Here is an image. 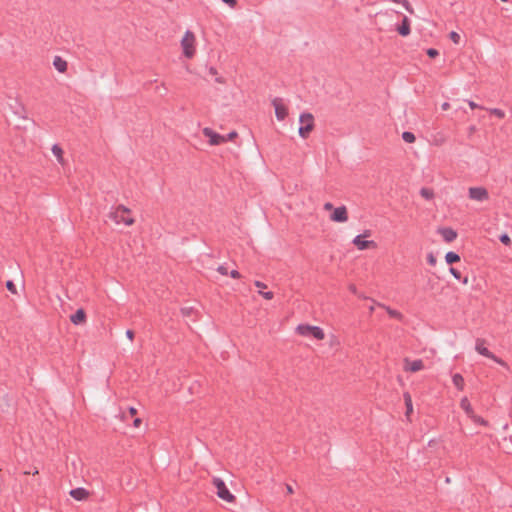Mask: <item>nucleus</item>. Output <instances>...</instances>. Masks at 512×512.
Listing matches in <instances>:
<instances>
[{
  "label": "nucleus",
  "instance_id": "nucleus-1",
  "mask_svg": "<svg viewBox=\"0 0 512 512\" xmlns=\"http://www.w3.org/2000/svg\"><path fill=\"white\" fill-rule=\"evenodd\" d=\"M130 212V209L124 205H119L110 213V218L117 224L123 223L130 226L134 223V219L129 216Z\"/></svg>",
  "mask_w": 512,
  "mask_h": 512
},
{
  "label": "nucleus",
  "instance_id": "nucleus-2",
  "mask_svg": "<svg viewBox=\"0 0 512 512\" xmlns=\"http://www.w3.org/2000/svg\"><path fill=\"white\" fill-rule=\"evenodd\" d=\"M299 121V136L303 139L308 138L311 131L314 129V116L309 112H304L300 115Z\"/></svg>",
  "mask_w": 512,
  "mask_h": 512
},
{
  "label": "nucleus",
  "instance_id": "nucleus-3",
  "mask_svg": "<svg viewBox=\"0 0 512 512\" xmlns=\"http://www.w3.org/2000/svg\"><path fill=\"white\" fill-rule=\"evenodd\" d=\"M296 332L301 336L313 337L317 340H322L325 337L324 331L320 327L309 324L298 325Z\"/></svg>",
  "mask_w": 512,
  "mask_h": 512
},
{
  "label": "nucleus",
  "instance_id": "nucleus-4",
  "mask_svg": "<svg viewBox=\"0 0 512 512\" xmlns=\"http://www.w3.org/2000/svg\"><path fill=\"white\" fill-rule=\"evenodd\" d=\"M213 485L215 486V488L217 490L216 493L219 498H221L222 500H224L228 503L235 502V500H236L235 496L229 491L225 482L222 479L214 478Z\"/></svg>",
  "mask_w": 512,
  "mask_h": 512
},
{
  "label": "nucleus",
  "instance_id": "nucleus-5",
  "mask_svg": "<svg viewBox=\"0 0 512 512\" xmlns=\"http://www.w3.org/2000/svg\"><path fill=\"white\" fill-rule=\"evenodd\" d=\"M194 42H195V36L193 32L186 31L185 35L181 41V45L183 48V54L187 58H192L195 54V48H194Z\"/></svg>",
  "mask_w": 512,
  "mask_h": 512
},
{
  "label": "nucleus",
  "instance_id": "nucleus-6",
  "mask_svg": "<svg viewBox=\"0 0 512 512\" xmlns=\"http://www.w3.org/2000/svg\"><path fill=\"white\" fill-rule=\"evenodd\" d=\"M475 349L476 351L485 356V357H488L490 359H493L495 362H497L498 364L502 365V366H507V364L500 358H498L497 356H495L492 352H490L486 347H485V340L483 339H477L476 340V345H475Z\"/></svg>",
  "mask_w": 512,
  "mask_h": 512
},
{
  "label": "nucleus",
  "instance_id": "nucleus-7",
  "mask_svg": "<svg viewBox=\"0 0 512 512\" xmlns=\"http://www.w3.org/2000/svg\"><path fill=\"white\" fill-rule=\"evenodd\" d=\"M370 236V230H366L363 235H357L352 243L359 249V250H366L369 248H375L376 243L372 240H363V237Z\"/></svg>",
  "mask_w": 512,
  "mask_h": 512
},
{
  "label": "nucleus",
  "instance_id": "nucleus-8",
  "mask_svg": "<svg viewBox=\"0 0 512 512\" xmlns=\"http://www.w3.org/2000/svg\"><path fill=\"white\" fill-rule=\"evenodd\" d=\"M272 105L275 109L276 118L280 121L284 120L288 115V108L284 104L283 99L279 97L274 98Z\"/></svg>",
  "mask_w": 512,
  "mask_h": 512
},
{
  "label": "nucleus",
  "instance_id": "nucleus-9",
  "mask_svg": "<svg viewBox=\"0 0 512 512\" xmlns=\"http://www.w3.org/2000/svg\"><path fill=\"white\" fill-rule=\"evenodd\" d=\"M205 137L209 139L210 145H220L226 142V137L214 132L211 128L205 127L202 130Z\"/></svg>",
  "mask_w": 512,
  "mask_h": 512
},
{
  "label": "nucleus",
  "instance_id": "nucleus-10",
  "mask_svg": "<svg viewBox=\"0 0 512 512\" xmlns=\"http://www.w3.org/2000/svg\"><path fill=\"white\" fill-rule=\"evenodd\" d=\"M469 198L476 201H485L489 199V193L484 187L469 188Z\"/></svg>",
  "mask_w": 512,
  "mask_h": 512
},
{
  "label": "nucleus",
  "instance_id": "nucleus-11",
  "mask_svg": "<svg viewBox=\"0 0 512 512\" xmlns=\"http://www.w3.org/2000/svg\"><path fill=\"white\" fill-rule=\"evenodd\" d=\"M330 219L333 222L343 223L348 220V212L345 206H340L334 209L330 215Z\"/></svg>",
  "mask_w": 512,
  "mask_h": 512
},
{
  "label": "nucleus",
  "instance_id": "nucleus-12",
  "mask_svg": "<svg viewBox=\"0 0 512 512\" xmlns=\"http://www.w3.org/2000/svg\"><path fill=\"white\" fill-rule=\"evenodd\" d=\"M404 363L405 371L418 372L424 368V363L421 359L410 361L408 358H405Z\"/></svg>",
  "mask_w": 512,
  "mask_h": 512
},
{
  "label": "nucleus",
  "instance_id": "nucleus-13",
  "mask_svg": "<svg viewBox=\"0 0 512 512\" xmlns=\"http://www.w3.org/2000/svg\"><path fill=\"white\" fill-rule=\"evenodd\" d=\"M438 233L443 237L444 241L450 243L457 238V232L449 227L439 228Z\"/></svg>",
  "mask_w": 512,
  "mask_h": 512
},
{
  "label": "nucleus",
  "instance_id": "nucleus-14",
  "mask_svg": "<svg viewBox=\"0 0 512 512\" xmlns=\"http://www.w3.org/2000/svg\"><path fill=\"white\" fill-rule=\"evenodd\" d=\"M70 321L74 325H80L86 322V313L80 308L73 315L70 316Z\"/></svg>",
  "mask_w": 512,
  "mask_h": 512
},
{
  "label": "nucleus",
  "instance_id": "nucleus-15",
  "mask_svg": "<svg viewBox=\"0 0 512 512\" xmlns=\"http://www.w3.org/2000/svg\"><path fill=\"white\" fill-rule=\"evenodd\" d=\"M70 496L75 500L82 501L88 498L89 492L84 488H75L69 492Z\"/></svg>",
  "mask_w": 512,
  "mask_h": 512
},
{
  "label": "nucleus",
  "instance_id": "nucleus-16",
  "mask_svg": "<svg viewBox=\"0 0 512 512\" xmlns=\"http://www.w3.org/2000/svg\"><path fill=\"white\" fill-rule=\"evenodd\" d=\"M397 31L401 36H408L410 34V20L407 16L403 17L402 23L397 27Z\"/></svg>",
  "mask_w": 512,
  "mask_h": 512
},
{
  "label": "nucleus",
  "instance_id": "nucleus-17",
  "mask_svg": "<svg viewBox=\"0 0 512 512\" xmlns=\"http://www.w3.org/2000/svg\"><path fill=\"white\" fill-rule=\"evenodd\" d=\"M53 65L60 73H64L67 70V62L60 56L54 58Z\"/></svg>",
  "mask_w": 512,
  "mask_h": 512
},
{
  "label": "nucleus",
  "instance_id": "nucleus-18",
  "mask_svg": "<svg viewBox=\"0 0 512 512\" xmlns=\"http://www.w3.org/2000/svg\"><path fill=\"white\" fill-rule=\"evenodd\" d=\"M460 407L465 411L467 416L470 418L474 414V410L467 397H464L460 401Z\"/></svg>",
  "mask_w": 512,
  "mask_h": 512
},
{
  "label": "nucleus",
  "instance_id": "nucleus-19",
  "mask_svg": "<svg viewBox=\"0 0 512 512\" xmlns=\"http://www.w3.org/2000/svg\"><path fill=\"white\" fill-rule=\"evenodd\" d=\"M379 306L384 308L390 317L395 318L400 321L403 319V315L399 311L392 309L389 306H385L383 304H379Z\"/></svg>",
  "mask_w": 512,
  "mask_h": 512
},
{
  "label": "nucleus",
  "instance_id": "nucleus-20",
  "mask_svg": "<svg viewBox=\"0 0 512 512\" xmlns=\"http://www.w3.org/2000/svg\"><path fill=\"white\" fill-rule=\"evenodd\" d=\"M52 153L55 155V157L57 158V161L60 163V164H64V158H63V150L62 148L58 145V144H54L52 146Z\"/></svg>",
  "mask_w": 512,
  "mask_h": 512
},
{
  "label": "nucleus",
  "instance_id": "nucleus-21",
  "mask_svg": "<svg viewBox=\"0 0 512 512\" xmlns=\"http://www.w3.org/2000/svg\"><path fill=\"white\" fill-rule=\"evenodd\" d=\"M453 384L456 386L457 389L463 390L464 389V378L461 374L456 373L452 377Z\"/></svg>",
  "mask_w": 512,
  "mask_h": 512
},
{
  "label": "nucleus",
  "instance_id": "nucleus-22",
  "mask_svg": "<svg viewBox=\"0 0 512 512\" xmlns=\"http://www.w3.org/2000/svg\"><path fill=\"white\" fill-rule=\"evenodd\" d=\"M445 260L447 264L452 265L460 261V256L457 253L450 251L445 255Z\"/></svg>",
  "mask_w": 512,
  "mask_h": 512
},
{
  "label": "nucleus",
  "instance_id": "nucleus-23",
  "mask_svg": "<svg viewBox=\"0 0 512 512\" xmlns=\"http://www.w3.org/2000/svg\"><path fill=\"white\" fill-rule=\"evenodd\" d=\"M404 400L406 406V416L409 417L410 413L413 411L412 399L409 393H404Z\"/></svg>",
  "mask_w": 512,
  "mask_h": 512
},
{
  "label": "nucleus",
  "instance_id": "nucleus-24",
  "mask_svg": "<svg viewBox=\"0 0 512 512\" xmlns=\"http://www.w3.org/2000/svg\"><path fill=\"white\" fill-rule=\"evenodd\" d=\"M420 195L426 200H431L434 197V192L432 189L423 187L420 190Z\"/></svg>",
  "mask_w": 512,
  "mask_h": 512
},
{
  "label": "nucleus",
  "instance_id": "nucleus-25",
  "mask_svg": "<svg viewBox=\"0 0 512 512\" xmlns=\"http://www.w3.org/2000/svg\"><path fill=\"white\" fill-rule=\"evenodd\" d=\"M391 2H394V3H400L404 6V8L410 13V14H414V10L412 8V6L410 5L409 1L408 0H390Z\"/></svg>",
  "mask_w": 512,
  "mask_h": 512
},
{
  "label": "nucleus",
  "instance_id": "nucleus-26",
  "mask_svg": "<svg viewBox=\"0 0 512 512\" xmlns=\"http://www.w3.org/2000/svg\"><path fill=\"white\" fill-rule=\"evenodd\" d=\"M402 139L407 143H413L415 142L416 137L412 132L405 131L402 133Z\"/></svg>",
  "mask_w": 512,
  "mask_h": 512
},
{
  "label": "nucleus",
  "instance_id": "nucleus-27",
  "mask_svg": "<svg viewBox=\"0 0 512 512\" xmlns=\"http://www.w3.org/2000/svg\"><path fill=\"white\" fill-rule=\"evenodd\" d=\"M470 419H472V421L474 423H476V424H480L482 426H487L488 425V422L485 419H483L482 417L476 415L475 413L472 416H470Z\"/></svg>",
  "mask_w": 512,
  "mask_h": 512
},
{
  "label": "nucleus",
  "instance_id": "nucleus-28",
  "mask_svg": "<svg viewBox=\"0 0 512 512\" xmlns=\"http://www.w3.org/2000/svg\"><path fill=\"white\" fill-rule=\"evenodd\" d=\"M449 38H450V39H451V41H452L453 43H455V44H459L460 39H461V38H460V35H459L457 32H455V31L450 32V34H449Z\"/></svg>",
  "mask_w": 512,
  "mask_h": 512
},
{
  "label": "nucleus",
  "instance_id": "nucleus-29",
  "mask_svg": "<svg viewBox=\"0 0 512 512\" xmlns=\"http://www.w3.org/2000/svg\"><path fill=\"white\" fill-rule=\"evenodd\" d=\"M490 113L497 116L498 118H504L505 117V113L503 110L501 109H498V108H493L490 110Z\"/></svg>",
  "mask_w": 512,
  "mask_h": 512
},
{
  "label": "nucleus",
  "instance_id": "nucleus-30",
  "mask_svg": "<svg viewBox=\"0 0 512 512\" xmlns=\"http://www.w3.org/2000/svg\"><path fill=\"white\" fill-rule=\"evenodd\" d=\"M499 240L501 241V243H503L506 246L511 244V239H510V237L507 234H502L499 237Z\"/></svg>",
  "mask_w": 512,
  "mask_h": 512
},
{
  "label": "nucleus",
  "instance_id": "nucleus-31",
  "mask_svg": "<svg viewBox=\"0 0 512 512\" xmlns=\"http://www.w3.org/2000/svg\"><path fill=\"white\" fill-rule=\"evenodd\" d=\"M427 55L430 58H435V57H437L439 55V52L435 48H429V49H427Z\"/></svg>",
  "mask_w": 512,
  "mask_h": 512
},
{
  "label": "nucleus",
  "instance_id": "nucleus-32",
  "mask_svg": "<svg viewBox=\"0 0 512 512\" xmlns=\"http://www.w3.org/2000/svg\"><path fill=\"white\" fill-rule=\"evenodd\" d=\"M6 288H7L10 292H12V293H14V294L16 293V286H15V284L13 283V281L8 280V281L6 282Z\"/></svg>",
  "mask_w": 512,
  "mask_h": 512
},
{
  "label": "nucleus",
  "instance_id": "nucleus-33",
  "mask_svg": "<svg viewBox=\"0 0 512 512\" xmlns=\"http://www.w3.org/2000/svg\"><path fill=\"white\" fill-rule=\"evenodd\" d=\"M427 262H428L430 265H432V266H434V265L436 264L437 259H436V257L433 255V253H429V254L427 255Z\"/></svg>",
  "mask_w": 512,
  "mask_h": 512
},
{
  "label": "nucleus",
  "instance_id": "nucleus-34",
  "mask_svg": "<svg viewBox=\"0 0 512 512\" xmlns=\"http://www.w3.org/2000/svg\"><path fill=\"white\" fill-rule=\"evenodd\" d=\"M450 273L458 280H461V273L457 269L450 267L449 269Z\"/></svg>",
  "mask_w": 512,
  "mask_h": 512
},
{
  "label": "nucleus",
  "instance_id": "nucleus-35",
  "mask_svg": "<svg viewBox=\"0 0 512 512\" xmlns=\"http://www.w3.org/2000/svg\"><path fill=\"white\" fill-rule=\"evenodd\" d=\"M259 294H261L267 300H271L274 297V294L271 291H268V292L259 291Z\"/></svg>",
  "mask_w": 512,
  "mask_h": 512
},
{
  "label": "nucleus",
  "instance_id": "nucleus-36",
  "mask_svg": "<svg viewBox=\"0 0 512 512\" xmlns=\"http://www.w3.org/2000/svg\"><path fill=\"white\" fill-rule=\"evenodd\" d=\"M181 312L184 316H190L193 312V308L192 307H184L181 309Z\"/></svg>",
  "mask_w": 512,
  "mask_h": 512
},
{
  "label": "nucleus",
  "instance_id": "nucleus-37",
  "mask_svg": "<svg viewBox=\"0 0 512 512\" xmlns=\"http://www.w3.org/2000/svg\"><path fill=\"white\" fill-rule=\"evenodd\" d=\"M217 271L222 274V275H228V269L223 266V265H220L218 268H217Z\"/></svg>",
  "mask_w": 512,
  "mask_h": 512
},
{
  "label": "nucleus",
  "instance_id": "nucleus-38",
  "mask_svg": "<svg viewBox=\"0 0 512 512\" xmlns=\"http://www.w3.org/2000/svg\"><path fill=\"white\" fill-rule=\"evenodd\" d=\"M221 1L224 2L225 4L229 5L232 8L235 7L237 4L236 0H221Z\"/></svg>",
  "mask_w": 512,
  "mask_h": 512
},
{
  "label": "nucleus",
  "instance_id": "nucleus-39",
  "mask_svg": "<svg viewBox=\"0 0 512 512\" xmlns=\"http://www.w3.org/2000/svg\"><path fill=\"white\" fill-rule=\"evenodd\" d=\"M226 137V142L229 141V140H233L235 137H237V133L235 131H232L230 132L229 134H227Z\"/></svg>",
  "mask_w": 512,
  "mask_h": 512
},
{
  "label": "nucleus",
  "instance_id": "nucleus-40",
  "mask_svg": "<svg viewBox=\"0 0 512 512\" xmlns=\"http://www.w3.org/2000/svg\"><path fill=\"white\" fill-rule=\"evenodd\" d=\"M230 276H231L232 278H235V279H238V278H240V277H241L240 273H239L237 270H232V271L230 272Z\"/></svg>",
  "mask_w": 512,
  "mask_h": 512
},
{
  "label": "nucleus",
  "instance_id": "nucleus-41",
  "mask_svg": "<svg viewBox=\"0 0 512 512\" xmlns=\"http://www.w3.org/2000/svg\"><path fill=\"white\" fill-rule=\"evenodd\" d=\"M254 284H255V286H256V287H258V288H260V289H264V288H266V287H267V286H266V284H264V283H263V282H261V281H255V282H254Z\"/></svg>",
  "mask_w": 512,
  "mask_h": 512
},
{
  "label": "nucleus",
  "instance_id": "nucleus-42",
  "mask_svg": "<svg viewBox=\"0 0 512 512\" xmlns=\"http://www.w3.org/2000/svg\"><path fill=\"white\" fill-rule=\"evenodd\" d=\"M134 335H135V334H134V331H132V330H130V329H128V330L126 331V336H127L130 340H133V339H134Z\"/></svg>",
  "mask_w": 512,
  "mask_h": 512
},
{
  "label": "nucleus",
  "instance_id": "nucleus-43",
  "mask_svg": "<svg viewBox=\"0 0 512 512\" xmlns=\"http://www.w3.org/2000/svg\"><path fill=\"white\" fill-rule=\"evenodd\" d=\"M333 209V204L330 202H327L324 204V210L330 211Z\"/></svg>",
  "mask_w": 512,
  "mask_h": 512
},
{
  "label": "nucleus",
  "instance_id": "nucleus-44",
  "mask_svg": "<svg viewBox=\"0 0 512 512\" xmlns=\"http://www.w3.org/2000/svg\"><path fill=\"white\" fill-rule=\"evenodd\" d=\"M141 419L140 418H135L134 421H133V425L134 427H139L141 425Z\"/></svg>",
  "mask_w": 512,
  "mask_h": 512
},
{
  "label": "nucleus",
  "instance_id": "nucleus-45",
  "mask_svg": "<svg viewBox=\"0 0 512 512\" xmlns=\"http://www.w3.org/2000/svg\"><path fill=\"white\" fill-rule=\"evenodd\" d=\"M129 413H130L131 416H134V415L137 414V409L134 408V407H130L129 408Z\"/></svg>",
  "mask_w": 512,
  "mask_h": 512
},
{
  "label": "nucleus",
  "instance_id": "nucleus-46",
  "mask_svg": "<svg viewBox=\"0 0 512 512\" xmlns=\"http://www.w3.org/2000/svg\"><path fill=\"white\" fill-rule=\"evenodd\" d=\"M209 73H210L211 75H217V70H216V68H214V67H210V68H209Z\"/></svg>",
  "mask_w": 512,
  "mask_h": 512
},
{
  "label": "nucleus",
  "instance_id": "nucleus-47",
  "mask_svg": "<svg viewBox=\"0 0 512 512\" xmlns=\"http://www.w3.org/2000/svg\"><path fill=\"white\" fill-rule=\"evenodd\" d=\"M468 104L472 109L478 108V105L473 101H469Z\"/></svg>",
  "mask_w": 512,
  "mask_h": 512
},
{
  "label": "nucleus",
  "instance_id": "nucleus-48",
  "mask_svg": "<svg viewBox=\"0 0 512 512\" xmlns=\"http://www.w3.org/2000/svg\"><path fill=\"white\" fill-rule=\"evenodd\" d=\"M460 281H461L463 284H465V285H466V284H468V277H464V278H462V277H461V280H460Z\"/></svg>",
  "mask_w": 512,
  "mask_h": 512
},
{
  "label": "nucleus",
  "instance_id": "nucleus-49",
  "mask_svg": "<svg viewBox=\"0 0 512 512\" xmlns=\"http://www.w3.org/2000/svg\"><path fill=\"white\" fill-rule=\"evenodd\" d=\"M286 488H287V492H288V493H290V494H291V493H293V488H292V486H290V485H286Z\"/></svg>",
  "mask_w": 512,
  "mask_h": 512
},
{
  "label": "nucleus",
  "instance_id": "nucleus-50",
  "mask_svg": "<svg viewBox=\"0 0 512 512\" xmlns=\"http://www.w3.org/2000/svg\"><path fill=\"white\" fill-rule=\"evenodd\" d=\"M216 82L218 83H224V79L222 77H216Z\"/></svg>",
  "mask_w": 512,
  "mask_h": 512
},
{
  "label": "nucleus",
  "instance_id": "nucleus-51",
  "mask_svg": "<svg viewBox=\"0 0 512 512\" xmlns=\"http://www.w3.org/2000/svg\"><path fill=\"white\" fill-rule=\"evenodd\" d=\"M448 108H449V104L445 102V103L442 105V109H443V110H447Z\"/></svg>",
  "mask_w": 512,
  "mask_h": 512
}]
</instances>
